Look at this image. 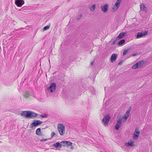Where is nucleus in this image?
I'll return each mask as SVG.
<instances>
[{
	"mask_svg": "<svg viewBox=\"0 0 152 152\" xmlns=\"http://www.w3.org/2000/svg\"><path fill=\"white\" fill-rule=\"evenodd\" d=\"M55 135V133L54 132H53L51 133V137L52 138Z\"/></svg>",
	"mask_w": 152,
	"mask_h": 152,
	"instance_id": "cd10ccee",
	"label": "nucleus"
},
{
	"mask_svg": "<svg viewBox=\"0 0 152 152\" xmlns=\"http://www.w3.org/2000/svg\"><path fill=\"white\" fill-rule=\"evenodd\" d=\"M58 132L61 135H63L65 132V127L62 124H58Z\"/></svg>",
	"mask_w": 152,
	"mask_h": 152,
	"instance_id": "7ed1b4c3",
	"label": "nucleus"
},
{
	"mask_svg": "<svg viewBox=\"0 0 152 152\" xmlns=\"http://www.w3.org/2000/svg\"><path fill=\"white\" fill-rule=\"evenodd\" d=\"M63 144V145L64 146H66V144L65 143H62Z\"/></svg>",
	"mask_w": 152,
	"mask_h": 152,
	"instance_id": "2f4dec72",
	"label": "nucleus"
},
{
	"mask_svg": "<svg viewBox=\"0 0 152 152\" xmlns=\"http://www.w3.org/2000/svg\"><path fill=\"white\" fill-rule=\"evenodd\" d=\"M61 143H65L66 144V146H69L72 145V143L69 141H62Z\"/></svg>",
	"mask_w": 152,
	"mask_h": 152,
	"instance_id": "f3484780",
	"label": "nucleus"
},
{
	"mask_svg": "<svg viewBox=\"0 0 152 152\" xmlns=\"http://www.w3.org/2000/svg\"><path fill=\"white\" fill-rule=\"evenodd\" d=\"M96 5L95 4H93L91 6L90 9L91 11H94Z\"/></svg>",
	"mask_w": 152,
	"mask_h": 152,
	"instance_id": "aec40b11",
	"label": "nucleus"
},
{
	"mask_svg": "<svg viewBox=\"0 0 152 152\" xmlns=\"http://www.w3.org/2000/svg\"><path fill=\"white\" fill-rule=\"evenodd\" d=\"M137 55V54L136 53H133L132 55L133 56H136Z\"/></svg>",
	"mask_w": 152,
	"mask_h": 152,
	"instance_id": "473e14b6",
	"label": "nucleus"
},
{
	"mask_svg": "<svg viewBox=\"0 0 152 152\" xmlns=\"http://www.w3.org/2000/svg\"><path fill=\"white\" fill-rule=\"evenodd\" d=\"M144 64V61H141L134 65L132 67V68L133 69H136L138 68L141 67Z\"/></svg>",
	"mask_w": 152,
	"mask_h": 152,
	"instance_id": "39448f33",
	"label": "nucleus"
},
{
	"mask_svg": "<svg viewBox=\"0 0 152 152\" xmlns=\"http://www.w3.org/2000/svg\"><path fill=\"white\" fill-rule=\"evenodd\" d=\"M120 4L119 3L116 2L115 5L113 6V9L115 10H116L118 8Z\"/></svg>",
	"mask_w": 152,
	"mask_h": 152,
	"instance_id": "dca6fc26",
	"label": "nucleus"
},
{
	"mask_svg": "<svg viewBox=\"0 0 152 152\" xmlns=\"http://www.w3.org/2000/svg\"><path fill=\"white\" fill-rule=\"evenodd\" d=\"M50 24L49 25H48L47 26H45L43 28V29L44 31L47 30L50 28Z\"/></svg>",
	"mask_w": 152,
	"mask_h": 152,
	"instance_id": "6ab92c4d",
	"label": "nucleus"
},
{
	"mask_svg": "<svg viewBox=\"0 0 152 152\" xmlns=\"http://www.w3.org/2000/svg\"><path fill=\"white\" fill-rule=\"evenodd\" d=\"M36 133L38 135L42 136L43 135V134L41 132V129L40 128H38L37 129L36 132Z\"/></svg>",
	"mask_w": 152,
	"mask_h": 152,
	"instance_id": "4468645a",
	"label": "nucleus"
},
{
	"mask_svg": "<svg viewBox=\"0 0 152 152\" xmlns=\"http://www.w3.org/2000/svg\"><path fill=\"white\" fill-rule=\"evenodd\" d=\"M126 144H127V146H132L134 145V143L133 142H128L127 143H125L126 145Z\"/></svg>",
	"mask_w": 152,
	"mask_h": 152,
	"instance_id": "412c9836",
	"label": "nucleus"
},
{
	"mask_svg": "<svg viewBox=\"0 0 152 152\" xmlns=\"http://www.w3.org/2000/svg\"><path fill=\"white\" fill-rule=\"evenodd\" d=\"M24 3V1L23 0H15V4L18 7H21Z\"/></svg>",
	"mask_w": 152,
	"mask_h": 152,
	"instance_id": "6e6552de",
	"label": "nucleus"
},
{
	"mask_svg": "<svg viewBox=\"0 0 152 152\" xmlns=\"http://www.w3.org/2000/svg\"><path fill=\"white\" fill-rule=\"evenodd\" d=\"M129 115H127L126 114H125L124 116L123 117V118L125 119H127L128 117H129Z\"/></svg>",
	"mask_w": 152,
	"mask_h": 152,
	"instance_id": "b1692460",
	"label": "nucleus"
},
{
	"mask_svg": "<svg viewBox=\"0 0 152 152\" xmlns=\"http://www.w3.org/2000/svg\"><path fill=\"white\" fill-rule=\"evenodd\" d=\"M110 118V117L108 115H105L104 117L102 122L105 126L107 125Z\"/></svg>",
	"mask_w": 152,
	"mask_h": 152,
	"instance_id": "20e7f679",
	"label": "nucleus"
},
{
	"mask_svg": "<svg viewBox=\"0 0 152 152\" xmlns=\"http://www.w3.org/2000/svg\"><path fill=\"white\" fill-rule=\"evenodd\" d=\"M56 84L55 83H52L49 87L48 89V91L50 92H53L56 89Z\"/></svg>",
	"mask_w": 152,
	"mask_h": 152,
	"instance_id": "423d86ee",
	"label": "nucleus"
},
{
	"mask_svg": "<svg viewBox=\"0 0 152 152\" xmlns=\"http://www.w3.org/2000/svg\"><path fill=\"white\" fill-rule=\"evenodd\" d=\"M48 140V139H42L40 140L41 141H45Z\"/></svg>",
	"mask_w": 152,
	"mask_h": 152,
	"instance_id": "c756f323",
	"label": "nucleus"
},
{
	"mask_svg": "<svg viewBox=\"0 0 152 152\" xmlns=\"http://www.w3.org/2000/svg\"><path fill=\"white\" fill-rule=\"evenodd\" d=\"M131 110V107H129V109L127 110L125 114H126L127 115H129Z\"/></svg>",
	"mask_w": 152,
	"mask_h": 152,
	"instance_id": "5701e85b",
	"label": "nucleus"
},
{
	"mask_svg": "<svg viewBox=\"0 0 152 152\" xmlns=\"http://www.w3.org/2000/svg\"><path fill=\"white\" fill-rule=\"evenodd\" d=\"M125 42V40L124 39H122L120 40L118 42V44L119 45H121L124 44Z\"/></svg>",
	"mask_w": 152,
	"mask_h": 152,
	"instance_id": "4be33fe9",
	"label": "nucleus"
},
{
	"mask_svg": "<svg viewBox=\"0 0 152 152\" xmlns=\"http://www.w3.org/2000/svg\"><path fill=\"white\" fill-rule=\"evenodd\" d=\"M55 148H61V145L59 142H57L54 143L53 145Z\"/></svg>",
	"mask_w": 152,
	"mask_h": 152,
	"instance_id": "2eb2a0df",
	"label": "nucleus"
},
{
	"mask_svg": "<svg viewBox=\"0 0 152 152\" xmlns=\"http://www.w3.org/2000/svg\"><path fill=\"white\" fill-rule=\"evenodd\" d=\"M82 16V14H80L79 15H78L76 17V19L77 20H78L80 19Z\"/></svg>",
	"mask_w": 152,
	"mask_h": 152,
	"instance_id": "393cba45",
	"label": "nucleus"
},
{
	"mask_svg": "<svg viewBox=\"0 0 152 152\" xmlns=\"http://www.w3.org/2000/svg\"><path fill=\"white\" fill-rule=\"evenodd\" d=\"M121 0H117L116 2L119 3L120 4L121 3Z\"/></svg>",
	"mask_w": 152,
	"mask_h": 152,
	"instance_id": "7c9ffc66",
	"label": "nucleus"
},
{
	"mask_svg": "<svg viewBox=\"0 0 152 152\" xmlns=\"http://www.w3.org/2000/svg\"><path fill=\"white\" fill-rule=\"evenodd\" d=\"M117 57L116 54H113L111 57V62H113L114 61H115L116 60Z\"/></svg>",
	"mask_w": 152,
	"mask_h": 152,
	"instance_id": "ddd939ff",
	"label": "nucleus"
},
{
	"mask_svg": "<svg viewBox=\"0 0 152 152\" xmlns=\"http://www.w3.org/2000/svg\"><path fill=\"white\" fill-rule=\"evenodd\" d=\"M41 116L43 118H44L46 117V115H41Z\"/></svg>",
	"mask_w": 152,
	"mask_h": 152,
	"instance_id": "c85d7f7f",
	"label": "nucleus"
},
{
	"mask_svg": "<svg viewBox=\"0 0 152 152\" xmlns=\"http://www.w3.org/2000/svg\"><path fill=\"white\" fill-rule=\"evenodd\" d=\"M29 94L28 92H26V94L24 95V96L25 98H28L29 96Z\"/></svg>",
	"mask_w": 152,
	"mask_h": 152,
	"instance_id": "bb28decb",
	"label": "nucleus"
},
{
	"mask_svg": "<svg viewBox=\"0 0 152 152\" xmlns=\"http://www.w3.org/2000/svg\"><path fill=\"white\" fill-rule=\"evenodd\" d=\"M126 32H122L120 33L118 36L117 37V39H121L123 38L126 34Z\"/></svg>",
	"mask_w": 152,
	"mask_h": 152,
	"instance_id": "f8f14e48",
	"label": "nucleus"
},
{
	"mask_svg": "<svg viewBox=\"0 0 152 152\" xmlns=\"http://www.w3.org/2000/svg\"><path fill=\"white\" fill-rule=\"evenodd\" d=\"M20 115L22 117L26 118L36 117L37 115V114L33 112L26 111L22 112Z\"/></svg>",
	"mask_w": 152,
	"mask_h": 152,
	"instance_id": "f257e3e1",
	"label": "nucleus"
},
{
	"mask_svg": "<svg viewBox=\"0 0 152 152\" xmlns=\"http://www.w3.org/2000/svg\"><path fill=\"white\" fill-rule=\"evenodd\" d=\"M121 63H122V62H121H121H120L119 63H118V64H119V65H121Z\"/></svg>",
	"mask_w": 152,
	"mask_h": 152,
	"instance_id": "72a5a7b5",
	"label": "nucleus"
},
{
	"mask_svg": "<svg viewBox=\"0 0 152 152\" xmlns=\"http://www.w3.org/2000/svg\"><path fill=\"white\" fill-rule=\"evenodd\" d=\"M93 64V62H92L91 63V65H92Z\"/></svg>",
	"mask_w": 152,
	"mask_h": 152,
	"instance_id": "f704fd0d",
	"label": "nucleus"
},
{
	"mask_svg": "<svg viewBox=\"0 0 152 152\" xmlns=\"http://www.w3.org/2000/svg\"><path fill=\"white\" fill-rule=\"evenodd\" d=\"M108 5L107 4H105L104 5H102L101 7V10L104 12H106L108 10Z\"/></svg>",
	"mask_w": 152,
	"mask_h": 152,
	"instance_id": "9b49d317",
	"label": "nucleus"
},
{
	"mask_svg": "<svg viewBox=\"0 0 152 152\" xmlns=\"http://www.w3.org/2000/svg\"><path fill=\"white\" fill-rule=\"evenodd\" d=\"M148 32L147 31L144 32L143 33L141 32H138L137 33V35L136 36L137 39H139L142 37L144 36H145L147 34Z\"/></svg>",
	"mask_w": 152,
	"mask_h": 152,
	"instance_id": "9d476101",
	"label": "nucleus"
},
{
	"mask_svg": "<svg viewBox=\"0 0 152 152\" xmlns=\"http://www.w3.org/2000/svg\"><path fill=\"white\" fill-rule=\"evenodd\" d=\"M140 132L139 131V129L136 128L134 133L133 136V139L135 140L137 139L138 138L139 135H140Z\"/></svg>",
	"mask_w": 152,
	"mask_h": 152,
	"instance_id": "0eeeda50",
	"label": "nucleus"
},
{
	"mask_svg": "<svg viewBox=\"0 0 152 152\" xmlns=\"http://www.w3.org/2000/svg\"><path fill=\"white\" fill-rule=\"evenodd\" d=\"M122 120L121 119H119L117 123L116 124L115 126V129L116 130H118L121 125V121Z\"/></svg>",
	"mask_w": 152,
	"mask_h": 152,
	"instance_id": "1a4fd4ad",
	"label": "nucleus"
},
{
	"mask_svg": "<svg viewBox=\"0 0 152 152\" xmlns=\"http://www.w3.org/2000/svg\"><path fill=\"white\" fill-rule=\"evenodd\" d=\"M128 51H129L128 50H124L123 52V55L124 56L126 55L127 53L128 52Z\"/></svg>",
	"mask_w": 152,
	"mask_h": 152,
	"instance_id": "a878e982",
	"label": "nucleus"
},
{
	"mask_svg": "<svg viewBox=\"0 0 152 152\" xmlns=\"http://www.w3.org/2000/svg\"><path fill=\"white\" fill-rule=\"evenodd\" d=\"M140 9L142 11L145 10L146 9V7L144 4H142L140 5Z\"/></svg>",
	"mask_w": 152,
	"mask_h": 152,
	"instance_id": "a211bd4d",
	"label": "nucleus"
},
{
	"mask_svg": "<svg viewBox=\"0 0 152 152\" xmlns=\"http://www.w3.org/2000/svg\"><path fill=\"white\" fill-rule=\"evenodd\" d=\"M43 123L42 121L38 120H35L30 125L29 127L32 129H35V127Z\"/></svg>",
	"mask_w": 152,
	"mask_h": 152,
	"instance_id": "f03ea898",
	"label": "nucleus"
}]
</instances>
